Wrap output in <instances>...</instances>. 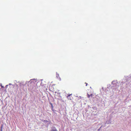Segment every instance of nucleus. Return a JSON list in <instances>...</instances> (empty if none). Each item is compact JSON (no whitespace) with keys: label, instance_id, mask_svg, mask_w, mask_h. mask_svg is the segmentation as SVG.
I'll return each mask as SVG.
<instances>
[{"label":"nucleus","instance_id":"obj_14","mask_svg":"<svg viewBox=\"0 0 131 131\" xmlns=\"http://www.w3.org/2000/svg\"><path fill=\"white\" fill-rule=\"evenodd\" d=\"M8 86V85H7L6 86V87H7Z\"/></svg>","mask_w":131,"mask_h":131},{"label":"nucleus","instance_id":"obj_1","mask_svg":"<svg viewBox=\"0 0 131 131\" xmlns=\"http://www.w3.org/2000/svg\"><path fill=\"white\" fill-rule=\"evenodd\" d=\"M112 84L113 85L112 87H115L114 88V89H116L118 88L119 86L118 83L114 81H113L112 82Z\"/></svg>","mask_w":131,"mask_h":131},{"label":"nucleus","instance_id":"obj_15","mask_svg":"<svg viewBox=\"0 0 131 131\" xmlns=\"http://www.w3.org/2000/svg\"><path fill=\"white\" fill-rule=\"evenodd\" d=\"M9 84V85H11V84H10H10Z\"/></svg>","mask_w":131,"mask_h":131},{"label":"nucleus","instance_id":"obj_12","mask_svg":"<svg viewBox=\"0 0 131 131\" xmlns=\"http://www.w3.org/2000/svg\"><path fill=\"white\" fill-rule=\"evenodd\" d=\"M1 129H2V126L1 127Z\"/></svg>","mask_w":131,"mask_h":131},{"label":"nucleus","instance_id":"obj_3","mask_svg":"<svg viewBox=\"0 0 131 131\" xmlns=\"http://www.w3.org/2000/svg\"><path fill=\"white\" fill-rule=\"evenodd\" d=\"M49 131H57V130L56 128L54 127H53Z\"/></svg>","mask_w":131,"mask_h":131},{"label":"nucleus","instance_id":"obj_13","mask_svg":"<svg viewBox=\"0 0 131 131\" xmlns=\"http://www.w3.org/2000/svg\"><path fill=\"white\" fill-rule=\"evenodd\" d=\"M1 131H2V129H1Z\"/></svg>","mask_w":131,"mask_h":131},{"label":"nucleus","instance_id":"obj_11","mask_svg":"<svg viewBox=\"0 0 131 131\" xmlns=\"http://www.w3.org/2000/svg\"><path fill=\"white\" fill-rule=\"evenodd\" d=\"M85 83L86 84V86H87L88 84L87 83Z\"/></svg>","mask_w":131,"mask_h":131},{"label":"nucleus","instance_id":"obj_5","mask_svg":"<svg viewBox=\"0 0 131 131\" xmlns=\"http://www.w3.org/2000/svg\"><path fill=\"white\" fill-rule=\"evenodd\" d=\"M23 85V84H22L21 83H20V84H19V86L20 87H21Z\"/></svg>","mask_w":131,"mask_h":131},{"label":"nucleus","instance_id":"obj_8","mask_svg":"<svg viewBox=\"0 0 131 131\" xmlns=\"http://www.w3.org/2000/svg\"><path fill=\"white\" fill-rule=\"evenodd\" d=\"M93 95V94H91L90 95L91 96H92Z\"/></svg>","mask_w":131,"mask_h":131},{"label":"nucleus","instance_id":"obj_2","mask_svg":"<svg viewBox=\"0 0 131 131\" xmlns=\"http://www.w3.org/2000/svg\"><path fill=\"white\" fill-rule=\"evenodd\" d=\"M38 88L37 86H34L31 89V91L32 92H37L38 90H37Z\"/></svg>","mask_w":131,"mask_h":131},{"label":"nucleus","instance_id":"obj_7","mask_svg":"<svg viewBox=\"0 0 131 131\" xmlns=\"http://www.w3.org/2000/svg\"><path fill=\"white\" fill-rule=\"evenodd\" d=\"M87 97H88L89 98L90 97V95L88 94H87Z\"/></svg>","mask_w":131,"mask_h":131},{"label":"nucleus","instance_id":"obj_6","mask_svg":"<svg viewBox=\"0 0 131 131\" xmlns=\"http://www.w3.org/2000/svg\"><path fill=\"white\" fill-rule=\"evenodd\" d=\"M44 122H48V121L47 120H45L44 121Z\"/></svg>","mask_w":131,"mask_h":131},{"label":"nucleus","instance_id":"obj_10","mask_svg":"<svg viewBox=\"0 0 131 131\" xmlns=\"http://www.w3.org/2000/svg\"><path fill=\"white\" fill-rule=\"evenodd\" d=\"M1 86L2 88H4V86H2V85H1Z\"/></svg>","mask_w":131,"mask_h":131},{"label":"nucleus","instance_id":"obj_9","mask_svg":"<svg viewBox=\"0 0 131 131\" xmlns=\"http://www.w3.org/2000/svg\"><path fill=\"white\" fill-rule=\"evenodd\" d=\"M59 76V75L58 74H57V78H58V77Z\"/></svg>","mask_w":131,"mask_h":131},{"label":"nucleus","instance_id":"obj_4","mask_svg":"<svg viewBox=\"0 0 131 131\" xmlns=\"http://www.w3.org/2000/svg\"><path fill=\"white\" fill-rule=\"evenodd\" d=\"M71 94H69V95H68V96H67V97L68 98V99H70V100H71V98H70V96L71 95Z\"/></svg>","mask_w":131,"mask_h":131}]
</instances>
